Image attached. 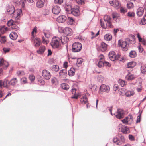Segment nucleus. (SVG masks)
Here are the masks:
<instances>
[{
    "mask_svg": "<svg viewBox=\"0 0 146 146\" xmlns=\"http://www.w3.org/2000/svg\"><path fill=\"white\" fill-rule=\"evenodd\" d=\"M60 39L57 37H54L52 39L51 45L53 48H58L61 46Z\"/></svg>",
    "mask_w": 146,
    "mask_h": 146,
    "instance_id": "nucleus-1",
    "label": "nucleus"
},
{
    "mask_svg": "<svg viewBox=\"0 0 146 146\" xmlns=\"http://www.w3.org/2000/svg\"><path fill=\"white\" fill-rule=\"evenodd\" d=\"M68 7H70V8L68 9L66 7V11H71L72 14L75 16H78L80 15V13L79 10V7H76L72 8L71 6H69Z\"/></svg>",
    "mask_w": 146,
    "mask_h": 146,
    "instance_id": "nucleus-2",
    "label": "nucleus"
},
{
    "mask_svg": "<svg viewBox=\"0 0 146 146\" xmlns=\"http://www.w3.org/2000/svg\"><path fill=\"white\" fill-rule=\"evenodd\" d=\"M82 48L81 44L78 42H76L72 45V50L74 52H77L80 51Z\"/></svg>",
    "mask_w": 146,
    "mask_h": 146,
    "instance_id": "nucleus-3",
    "label": "nucleus"
},
{
    "mask_svg": "<svg viewBox=\"0 0 146 146\" xmlns=\"http://www.w3.org/2000/svg\"><path fill=\"white\" fill-rule=\"evenodd\" d=\"M121 121L125 124H131L133 121V116L131 115H129Z\"/></svg>",
    "mask_w": 146,
    "mask_h": 146,
    "instance_id": "nucleus-4",
    "label": "nucleus"
},
{
    "mask_svg": "<svg viewBox=\"0 0 146 146\" xmlns=\"http://www.w3.org/2000/svg\"><path fill=\"white\" fill-rule=\"evenodd\" d=\"M42 74L43 78L46 80L50 79L51 76L50 72L46 70L42 71Z\"/></svg>",
    "mask_w": 146,
    "mask_h": 146,
    "instance_id": "nucleus-5",
    "label": "nucleus"
},
{
    "mask_svg": "<svg viewBox=\"0 0 146 146\" xmlns=\"http://www.w3.org/2000/svg\"><path fill=\"white\" fill-rule=\"evenodd\" d=\"M104 21L108 23L109 28H111L112 27V25L111 21V18L110 16L107 15H105L104 17Z\"/></svg>",
    "mask_w": 146,
    "mask_h": 146,
    "instance_id": "nucleus-6",
    "label": "nucleus"
},
{
    "mask_svg": "<svg viewBox=\"0 0 146 146\" xmlns=\"http://www.w3.org/2000/svg\"><path fill=\"white\" fill-rule=\"evenodd\" d=\"M100 90L102 92L108 93L110 91V88L109 86L103 84L101 86Z\"/></svg>",
    "mask_w": 146,
    "mask_h": 146,
    "instance_id": "nucleus-7",
    "label": "nucleus"
},
{
    "mask_svg": "<svg viewBox=\"0 0 146 146\" xmlns=\"http://www.w3.org/2000/svg\"><path fill=\"white\" fill-rule=\"evenodd\" d=\"M114 115L117 118L119 119L122 118L124 117V113L123 110L121 109H118L117 112Z\"/></svg>",
    "mask_w": 146,
    "mask_h": 146,
    "instance_id": "nucleus-8",
    "label": "nucleus"
},
{
    "mask_svg": "<svg viewBox=\"0 0 146 146\" xmlns=\"http://www.w3.org/2000/svg\"><path fill=\"white\" fill-rule=\"evenodd\" d=\"M23 1V2H22L21 6L22 7V8H21L19 10V17L20 16H21L23 15V13H22V9H24V7L25 6L24 2H26L27 1L28 2L32 3L35 0H22Z\"/></svg>",
    "mask_w": 146,
    "mask_h": 146,
    "instance_id": "nucleus-9",
    "label": "nucleus"
},
{
    "mask_svg": "<svg viewBox=\"0 0 146 146\" xmlns=\"http://www.w3.org/2000/svg\"><path fill=\"white\" fill-rule=\"evenodd\" d=\"M32 40L34 42V45L35 47H38L40 46L41 43V42L40 38H34L33 37L31 38Z\"/></svg>",
    "mask_w": 146,
    "mask_h": 146,
    "instance_id": "nucleus-10",
    "label": "nucleus"
},
{
    "mask_svg": "<svg viewBox=\"0 0 146 146\" xmlns=\"http://www.w3.org/2000/svg\"><path fill=\"white\" fill-rule=\"evenodd\" d=\"M63 33L66 36H70L72 34L73 31L71 28L66 27L64 29Z\"/></svg>",
    "mask_w": 146,
    "mask_h": 146,
    "instance_id": "nucleus-11",
    "label": "nucleus"
},
{
    "mask_svg": "<svg viewBox=\"0 0 146 146\" xmlns=\"http://www.w3.org/2000/svg\"><path fill=\"white\" fill-rule=\"evenodd\" d=\"M9 66L8 63L5 61L3 58L0 59V67L2 66L6 69Z\"/></svg>",
    "mask_w": 146,
    "mask_h": 146,
    "instance_id": "nucleus-12",
    "label": "nucleus"
},
{
    "mask_svg": "<svg viewBox=\"0 0 146 146\" xmlns=\"http://www.w3.org/2000/svg\"><path fill=\"white\" fill-rule=\"evenodd\" d=\"M71 92L72 94L74 95V96L71 97L72 98L77 99L78 97L81 96L80 94L79 93L76 94V90L75 88H73L71 90Z\"/></svg>",
    "mask_w": 146,
    "mask_h": 146,
    "instance_id": "nucleus-13",
    "label": "nucleus"
},
{
    "mask_svg": "<svg viewBox=\"0 0 146 146\" xmlns=\"http://www.w3.org/2000/svg\"><path fill=\"white\" fill-rule=\"evenodd\" d=\"M109 56L110 59L114 61L117 59V57L115 53L113 51H111L109 54Z\"/></svg>",
    "mask_w": 146,
    "mask_h": 146,
    "instance_id": "nucleus-14",
    "label": "nucleus"
},
{
    "mask_svg": "<svg viewBox=\"0 0 146 146\" xmlns=\"http://www.w3.org/2000/svg\"><path fill=\"white\" fill-rule=\"evenodd\" d=\"M60 7L58 6H55L52 9V13L55 14H58L60 11Z\"/></svg>",
    "mask_w": 146,
    "mask_h": 146,
    "instance_id": "nucleus-15",
    "label": "nucleus"
},
{
    "mask_svg": "<svg viewBox=\"0 0 146 146\" xmlns=\"http://www.w3.org/2000/svg\"><path fill=\"white\" fill-rule=\"evenodd\" d=\"M80 101L82 104H86L87 108H88L87 98L86 96H82L80 99Z\"/></svg>",
    "mask_w": 146,
    "mask_h": 146,
    "instance_id": "nucleus-16",
    "label": "nucleus"
},
{
    "mask_svg": "<svg viewBox=\"0 0 146 146\" xmlns=\"http://www.w3.org/2000/svg\"><path fill=\"white\" fill-rule=\"evenodd\" d=\"M45 3V0H37L36 3V6L39 8L42 7Z\"/></svg>",
    "mask_w": 146,
    "mask_h": 146,
    "instance_id": "nucleus-17",
    "label": "nucleus"
},
{
    "mask_svg": "<svg viewBox=\"0 0 146 146\" xmlns=\"http://www.w3.org/2000/svg\"><path fill=\"white\" fill-rule=\"evenodd\" d=\"M121 46L122 48V50L123 51H127L128 50L129 45L126 41L123 42H122Z\"/></svg>",
    "mask_w": 146,
    "mask_h": 146,
    "instance_id": "nucleus-18",
    "label": "nucleus"
},
{
    "mask_svg": "<svg viewBox=\"0 0 146 146\" xmlns=\"http://www.w3.org/2000/svg\"><path fill=\"white\" fill-rule=\"evenodd\" d=\"M66 19V17L64 15H61L59 16L57 18V21L59 23L64 22Z\"/></svg>",
    "mask_w": 146,
    "mask_h": 146,
    "instance_id": "nucleus-19",
    "label": "nucleus"
},
{
    "mask_svg": "<svg viewBox=\"0 0 146 146\" xmlns=\"http://www.w3.org/2000/svg\"><path fill=\"white\" fill-rule=\"evenodd\" d=\"M144 12V10L143 8L140 7L137 10V14L139 17H141L143 15Z\"/></svg>",
    "mask_w": 146,
    "mask_h": 146,
    "instance_id": "nucleus-20",
    "label": "nucleus"
},
{
    "mask_svg": "<svg viewBox=\"0 0 146 146\" xmlns=\"http://www.w3.org/2000/svg\"><path fill=\"white\" fill-rule=\"evenodd\" d=\"M8 81L6 80L3 82L2 80H0V87L2 88L3 87H6L8 88L9 87V85L7 84Z\"/></svg>",
    "mask_w": 146,
    "mask_h": 146,
    "instance_id": "nucleus-21",
    "label": "nucleus"
},
{
    "mask_svg": "<svg viewBox=\"0 0 146 146\" xmlns=\"http://www.w3.org/2000/svg\"><path fill=\"white\" fill-rule=\"evenodd\" d=\"M128 39V40L131 44H134L135 43V36L132 35H130L129 36Z\"/></svg>",
    "mask_w": 146,
    "mask_h": 146,
    "instance_id": "nucleus-22",
    "label": "nucleus"
},
{
    "mask_svg": "<svg viewBox=\"0 0 146 146\" xmlns=\"http://www.w3.org/2000/svg\"><path fill=\"white\" fill-rule=\"evenodd\" d=\"M100 23L102 27L104 29H106L108 27V23H106V22L104 21L102 19H101L100 20Z\"/></svg>",
    "mask_w": 146,
    "mask_h": 146,
    "instance_id": "nucleus-23",
    "label": "nucleus"
},
{
    "mask_svg": "<svg viewBox=\"0 0 146 146\" xmlns=\"http://www.w3.org/2000/svg\"><path fill=\"white\" fill-rule=\"evenodd\" d=\"M135 77L134 75L129 73L126 76L125 78L126 80L129 81H131L134 79Z\"/></svg>",
    "mask_w": 146,
    "mask_h": 146,
    "instance_id": "nucleus-24",
    "label": "nucleus"
},
{
    "mask_svg": "<svg viewBox=\"0 0 146 146\" xmlns=\"http://www.w3.org/2000/svg\"><path fill=\"white\" fill-rule=\"evenodd\" d=\"M60 41L62 44H64L66 43L69 40V38L66 36H62L60 38Z\"/></svg>",
    "mask_w": 146,
    "mask_h": 146,
    "instance_id": "nucleus-25",
    "label": "nucleus"
},
{
    "mask_svg": "<svg viewBox=\"0 0 146 146\" xmlns=\"http://www.w3.org/2000/svg\"><path fill=\"white\" fill-rule=\"evenodd\" d=\"M7 11L9 14H13L15 11L14 7L12 5H9L8 7Z\"/></svg>",
    "mask_w": 146,
    "mask_h": 146,
    "instance_id": "nucleus-26",
    "label": "nucleus"
},
{
    "mask_svg": "<svg viewBox=\"0 0 146 146\" xmlns=\"http://www.w3.org/2000/svg\"><path fill=\"white\" fill-rule=\"evenodd\" d=\"M45 50V47L44 46H41L40 47L39 49L37 51V52L38 54H42L44 52Z\"/></svg>",
    "mask_w": 146,
    "mask_h": 146,
    "instance_id": "nucleus-27",
    "label": "nucleus"
},
{
    "mask_svg": "<svg viewBox=\"0 0 146 146\" xmlns=\"http://www.w3.org/2000/svg\"><path fill=\"white\" fill-rule=\"evenodd\" d=\"M7 24L9 27L12 26L13 27H12V28L13 29H17V28L14 27L15 26V25L13 21L11 19L8 21Z\"/></svg>",
    "mask_w": 146,
    "mask_h": 146,
    "instance_id": "nucleus-28",
    "label": "nucleus"
},
{
    "mask_svg": "<svg viewBox=\"0 0 146 146\" xmlns=\"http://www.w3.org/2000/svg\"><path fill=\"white\" fill-rule=\"evenodd\" d=\"M59 75L61 78L66 77L67 75L66 70H61L59 73Z\"/></svg>",
    "mask_w": 146,
    "mask_h": 146,
    "instance_id": "nucleus-29",
    "label": "nucleus"
},
{
    "mask_svg": "<svg viewBox=\"0 0 146 146\" xmlns=\"http://www.w3.org/2000/svg\"><path fill=\"white\" fill-rule=\"evenodd\" d=\"M9 36L11 39L13 40H15L17 37L18 35L16 33L12 32L11 33L10 35Z\"/></svg>",
    "mask_w": 146,
    "mask_h": 146,
    "instance_id": "nucleus-30",
    "label": "nucleus"
},
{
    "mask_svg": "<svg viewBox=\"0 0 146 146\" xmlns=\"http://www.w3.org/2000/svg\"><path fill=\"white\" fill-rule=\"evenodd\" d=\"M121 132L124 134H127L129 133V130L128 127L127 126H124L122 127Z\"/></svg>",
    "mask_w": 146,
    "mask_h": 146,
    "instance_id": "nucleus-31",
    "label": "nucleus"
},
{
    "mask_svg": "<svg viewBox=\"0 0 146 146\" xmlns=\"http://www.w3.org/2000/svg\"><path fill=\"white\" fill-rule=\"evenodd\" d=\"M136 64V63L133 61L130 62L128 63L127 65L128 68H132L134 67Z\"/></svg>",
    "mask_w": 146,
    "mask_h": 146,
    "instance_id": "nucleus-32",
    "label": "nucleus"
},
{
    "mask_svg": "<svg viewBox=\"0 0 146 146\" xmlns=\"http://www.w3.org/2000/svg\"><path fill=\"white\" fill-rule=\"evenodd\" d=\"M107 45L104 42L101 43L100 46L101 49L102 51L104 52L107 49Z\"/></svg>",
    "mask_w": 146,
    "mask_h": 146,
    "instance_id": "nucleus-33",
    "label": "nucleus"
},
{
    "mask_svg": "<svg viewBox=\"0 0 146 146\" xmlns=\"http://www.w3.org/2000/svg\"><path fill=\"white\" fill-rule=\"evenodd\" d=\"M113 141L114 143H115L117 145H120L122 144L120 141L117 137L114 138Z\"/></svg>",
    "mask_w": 146,
    "mask_h": 146,
    "instance_id": "nucleus-34",
    "label": "nucleus"
},
{
    "mask_svg": "<svg viewBox=\"0 0 146 146\" xmlns=\"http://www.w3.org/2000/svg\"><path fill=\"white\" fill-rule=\"evenodd\" d=\"M17 82V80L16 78L12 79L10 82L8 81L7 83L12 85H15Z\"/></svg>",
    "mask_w": 146,
    "mask_h": 146,
    "instance_id": "nucleus-35",
    "label": "nucleus"
},
{
    "mask_svg": "<svg viewBox=\"0 0 146 146\" xmlns=\"http://www.w3.org/2000/svg\"><path fill=\"white\" fill-rule=\"evenodd\" d=\"M104 39L107 41H109L112 39L111 35L110 34H107L105 35L104 36Z\"/></svg>",
    "mask_w": 146,
    "mask_h": 146,
    "instance_id": "nucleus-36",
    "label": "nucleus"
},
{
    "mask_svg": "<svg viewBox=\"0 0 146 146\" xmlns=\"http://www.w3.org/2000/svg\"><path fill=\"white\" fill-rule=\"evenodd\" d=\"M141 72L144 74L146 72V64H142L141 67Z\"/></svg>",
    "mask_w": 146,
    "mask_h": 146,
    "instance_id": "nucleus-37",
    "label": "nucleus"
},
{
    "mask_svg": "<svg viewBox=\"0 0 146 146\" xmlns=\"http://www.w3.org/2000/svg\"><path fill=\"white\" fill-rule=\"evenodd\" d=\"M61 86L62 88L66 90H67L69 88L68 85L66 83H62L61 84Z\"/></svg>",
    "mask_w": 146,
    "mask_h": 146,
    "instance_id": "nucleus-38",
    "label": "nucleus"
},
{
    "mask_svg": "<svg viewBox=\"0 0 146 146\" xmlns=\"http://www.w3.org/2000/svg\"><path fill=\"white\" fill-rule=\"evenodd\" d=\"M75 70L73 68H72L68 71V74L70 76H72L74 75Z\"/></svg>",
    "mask_w": 146,
    "mask_h": 146,
    "instance_id": "nucleus-39",
    "label": "nucleus"
},
{
    "mask_svg": "<svg viewBox=\"0 0 146 146\" xmlns=\"http://www.w3.org/2000/svg\"><path fill=\"white\" fill-rule=\"evenodd\" d=\"M44 33L46 38H48L50 36V33L49 30L46 29L44 30Z\"/></svg>",
    "mask_w": 146,
    "mask_h": 146,
    "instance_id": "nucleus-40",
    "label": "nucleus"
},
{
    "mask_svg": "<svg viewBox=\"0 0 146 146\" xmlns=\"http://www.w3.org/2000/svg\"><path fill=\"white\" fill-rule=\"evenodd\" d=\"M83 62V59L80 58H78L77 59L76 65L78 67H80Z\"/></svg>",
    "mask_w": 146,
    "mask_h": 146,
    "instance_id": "nucleus-41",
    "label": "nucleus"
},
{
    "mask_svg": "<svg viewBox=\"0 0 146 146\" xmlns=\"http://www.w3.org/2000/svg\"><path fill=\"white\" fill-rule=\"evenodd\" d=\"M118 82L119 83L121 86L122 87L124 86L127 84V82L121 79H119V80H118Z\"/></svg>",
    "mask_w": 146,
    "mask_h": 146,
    "instance_id": "nucleus-42",
    "label": "nucleus"
},
{
    "mask_svg": "<svg viewBox=\"0 0 146 146\" xmlns=\"http://www.w3.org/2000/svg\"><path fill=\"white\" fill-rule=\"evenodd\" d=\"M139 23L140 25H145L146 24V14L145 15L143 18L141 20Z\"/></svg>",
    "mask_w": 146,
    "mask_h": 146,
    "instance_id": "nucleus-43",
    "label": "nucleus"
},
{
    "mask_svg": "<svg viewBox=\"0 0 146 146\" xmlns=\"http://www.w3.org/2000/svg\"><path fill=\"white\" fill-rule=\"evenodd\" d=\"M67 21L68 23L70 25H72L74 22V19L72 17H69L67 19Z\"/></svg>",
    "mask_w": 146,
    "mask_h": 146,
    "instance_id": "nucleus-44",
    "label": "nucleus"
},
{
    "mask_svg": "<svg viewBox=\"0 0 146 146\" xmlns=\"http://www.w3.org/2000/svg\"><path fill=\"white\" fill-rule=\"evenodd\" d=\"M134 94V92L133 91H127L125 93V94L127 97H130L133 96Z\"/></svg>",
    "mask_w": 146,
    "mask_h": 146,
    "instance_id": "nucleus-45",
    "label": "nucleus"
},
{
    "mask_svg": "<svg viewBox=\"0 0 146 146\" xmlns=\"http://www.w3.org/2000/svg\"><path fill=\"white\" fill-rule=\"evenodd\" d=\"M129 55L131 58H133L136 56V53L134 51H131L130 52Z\"/></svg>",
    "mask_w": 146,
    "mask_h": 146,
    "instance_id": "nucleus-46",
    "label": "nucleus"
},
{
    "mask_svg": "<svg viewBox=\"0 0 146 146\" xmlns=\"http://www.w3.org/2000/svg\"><path fill=\"white\" fill-rule=\"evenodd\" d=\"M7 28L5 26H0V32L2 33H4L7 30Z\"/></svg>",
    "mask_w": 146,
    "mask_h": 146,
    "instance_id": "nucleus-47",
    "label": "nucleus"
},
{
    "mask_svg": "<svg viewBox=\"0 0 146 146\" xmlns=\"http://www.w3.org/2000/svg\"><path fill=\"white\" fill-rule=\"evenodd\" d=\"M127 8L129 9L133 8L134 7L133 3L131 2L128 3L127 5Z\"/></svg>",
    "mask_w": 146,
    "mask_h": 146,
    "instance_id": "nucleus-48",
    "label": "nucleus"
},
{
    "mask_svg": "<svg viewBox=\"0 0 146 146\" xmlns=\"http://www.w3.org/2000/svg\"><path fill=\"white\" fill-rule=\"evenodd\" d=\"M117 60H118L121 61H122L123 62H124V57L121 56L119 54L117 55Z\"/></svg>",
    "mask_w": 146,
    "mask_h": 146,
    "instance_id": "nucleus-49",
    "label": "nucleus"
},
{
    "mask_svg": "<svg viewBox=\"0 0 146 146\" xmlns=\"http://www.w3.org/2000/svg\"><path fill=\"white\" fill-rule=\"evenodd\" d=\"M52 69L55 71H58L59 70V66L57 65L53 66L52 67Z\"/></svg>",
    "mask_w": 146,
    "mask_h": 146,
    "instance_id": "nucleus-50",
    "label": "nucleus"
},
{
    "mask_svg": "<svg viewBox=\"0 0 146 146\" xmlns=\"http://www.w3.org/2000/svg\"><path fill=\"white\" fill-rule=\"evenodd\" d=\"M113 6L116 7H118L119 5V1L117 0H115L113 1Z\"/></svg>",
    "mask_w": 146,
    "mask_h": 146,
    "instance_id": "nucleus-51",
    "label": "nucleus"
},
{
    "mask_svg": "<svg viewBox=\"0 0 146 146\" xmlns=\"http://www.w3.org/2000/svg\"><path fill=\"white\" fill-rule=\"evenodd\" d=\"M20 81L23 84H25L27 82V79L25 77L21 78Z\"/></svg>",
    "mask_w": 146,
    "mask_h": 146,
    "instance_id": "nucleus-52",
    "label": "nucleus"
},
{
    "mask_svg": "<svg viewBox=\"0 0 146 146\" xmlns=\"http://www.w3.org/2000/svg\"><path fill=\"white\" fill-rule=\"evenodd\" d=\"M112 17L114 19H117L118 17L117 14L115 12H113L112 14Z\"/></svg>",
    "mask_w": 146,
    "mask_h": 146,
    "instance_id": "nucleus-53",
    "label": "nucleus"
},
{
    "mask_svg": "<svg viewBox=\"0 0 146 146\" xmlns=\"http://www.w3.org/2000/svg\"><path fill=\"white\" fill-rule=\"evenodd\" d=\"M118 137L120 138L121 140L120 141L121 143L122 142H124L125 139L123 135H122L121 134H119L118 135Z\"/></svg>",
    "mask_w": 146,
    "mask_h": 146,
    "instance_id": "nucleus-54",
    "label": "nucleus"
},
{
    "mask_svg": "<svg viewBox=\"0 0 146 146\" xmlns=\"http://www.w3.org/2000/svg\"><path fill=\"white\" fill-rule=\"evenodd\" d=\"M120 12L121 13H123L127 12V9L123 7H121L120 8Z\"/></svg>",
    "mask_w": 146,
    "mask_h": 146,
    "instance_id": "nucleus-55",
    "label": "nucleus"
},
{
    "mask_svg": "<svg viewBox=\"0 0 146 146\" xmlns=\"http://www.w3.org/2000/svg\"><path fill=\"white\" fill-rule=\"evenodd\" d=\"M104 62L102 61H99L98 64V66L101 68L104 66Z\"/></svg>",
    "mask_w": 146,
    "mask_h": 146,
    "instance_id": "nucleus-56",
    "label": "nucleus"
},
{
    "mask_svg": "<svg viewBox=\"0 0 146 146\" xmlns=\"http://www.w3.org/2000/svg\"><path fill=\"white\" fill-rule=\"evenodd\" d=\"M42 42L45 44H47L48 42V38H44V37L42 38Z\"/></svg>",
    "mask_w": 146,
    "mask_h": 146,
    "instance_id": "nucleus-57",
    "label": "nucleus"
},
{
    "mask_svg": "<svg viewBox=\"0 0 146 146\" xmlns=\"http://www.w3.org/2000/svg\"><path fill=\"white\" fill-rule=\"evenodd\" d=\"M127 15L130 17H132L135 16V13L133 12H129L127 13Z\"/></svg>",
    "mask_w": 146,
    "mask_h": 146,
    "instance_id": "nucleus-58",
    "label": "nucleus"
},
{
    "mask_svg": "<svg viewBox=\"0 0 146 146\" xmlns=\"http://www.w3.org/2000/svg\"><path fill=\"white\" fill-rule=\"evenodd\" d=\"M63 1V0H54L55 3L58 4H61Z\"/></svg>",
    "mask_w": 146,
    "mask_h": 146,
    "instance_id": "nucleus-59",
    "label": "nucleus"
},
{
    "mask_svg": "<svg viewBox=\"0 0 146 146\" xmlns=\"http://www.w3.org/2000/svg\"><path fill=\"white\" fill-rule=\"evenodd\" d=\"M4 52L5 53L9 52L10 50V48H4L3 49Z\"/></svg>",
    "mask_w": 146,
    "mask_h": 146,
    "instance_id": "nucleus-60",
    "label": "nucleus"
},
{
    "mask_svg": "<svg viewBox=\"0 0 146 146\" xmlns=\"http://www.w3.org/2000/svg\"><path fill=\"white\" fill-rule=\"evenodd\" d=\"M77 2L79 4L83 5L84 4V0H76Z\"/></svg>",
    "mask_w": 146,
    "mask_h": 146,
    "instance_id": "nucleus-61",
    "label": "nucleus"
},
{
    "mask_svg": "<svg viewBox=\"0 0 146 146\" xmlns=\"http://www.w3.org/2000/svg\"><path fill=\"white\" fill-rule=\"evenodd\" d=\"M141 113H139V115L137 117V121H136L137 123L139 122L140 121Z\"/></svg>",
    "mask_w": 146,
    "mask_h": 146,
    "instance_id": "nucleus-62",
    "label": "nucleus"
},
{
    "mask_svg": "<svg viewBox=\"0 0 146 146\" xmlns=\"http://www.w3.org/2000/svg\"><path fill=\"white\" fill-rule=\"evenodd\" d=\"M99 59L100 60V61H104V56L102 54L100 55L99 56Z\"/></svg>",
    "mask_w": 146,
    "mask_h": 146,
    "instance_id": "nucleus-63",
    "label": "nucleus"
},
{
    "mask_svg": "<svg viewBox=\"0 0 146 146\" xmlns=\"http://www.w3.org/2000/svg\"><path fill=\"white\" fill-rule=\"evenodd\" d=\"M29 78L31 81H34L35 78V76L33 75H30Z\"/></svg>",
    "mask_w": 146,
    "mask_h": 146,
    "instance_id": "nucleus-64",
    "label": "nucleus"
}]
</instances>
